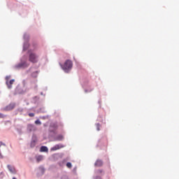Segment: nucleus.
<instances>
[{
    "label": "nucleus",
    "mask_w": 179,
    "mask_h": 179,
    "mask_svg": "<svg viewBox=\"0 0 179 179\" xmlns=\"http://www.w3.org/2000/svg\"><path fill=\"white\" fill-rule=\"evenodd\" d=\"M15 107H16V103H11L9 105H8L5 108L4 110L5 111H10L12 110H13V108H15Z\"/></svg>",
    "instance_id": "nucleus-3"
},
{
    "label": "nucleus",
    "mask_w": 179,
    "mask_h": 179,
    "mask_svg": "<svg viewBox=\"0 0 179 179\" xmlns=\"http://www.w3.org/2000/svg\"><path fill=\"white\" fill-rule=\"evenodd\" d=\"M0 157H1V154H0Z\"/></svg>",
    "instance_id": "nucleus-27"
},
{
    "label": "nucleus",
    "mask_w": 179,
    "mask_h": 179,
    "mask_svg": "<svg viewBox=\"0 0 179 179\" xmlns=\"http://www.w3.org/2000/svg\"><path fill=\"white\" fill-rule=\"evenodd\" d=\"M55 141H64V136L59 135V136H56L55 138Z\"/></svg>",
    "instance_id": "nucleus-10"
},
{
    "label": "nucleus",
    "mask_w": 179,
    "mask_h": 179,
    "mask_svg": "<svg viewBox=\"0 0 179 179\" xmlns=\"http://www.w3.org/2000/svg\"><path fill=\"white\" fill-rule=\"evenodd\" d=\"M3 117H5V115L2 113H0V118H3Z\"/></svg>",
    "instance_id": "nucleus-20"
},
{
    "label": "nucleus",
    "mask_w": 179,
    "mask_h": 179,
    "mask_svg": "<svg viewBox=\"0 0 179 179\" xmlns=\"http://www.w3.org/2000/svg\"><path fill=\"white\" fill-rule=\"evenodd\" d=\"M96 129H97V131H100V124H96Z\"/></svg>",
    "instance_id": "nucleus-17"
},
{
    "label": "nucleus",
    "mask_w": 179,
    "mask_h": 179,
    "mask_svg": "<svg viewBox=\"0 0 179 179\" xmlns=\"http://www.w3.org/2000/svg\"><path fill=\"white\" fill-rule=\"evenodd\" d=\"M15 83V79H12L10 81H6V85L8 89H12V85Z\"/></svg>",
    "instance_id": "nucleus-7"
},
{
    "label": "nucleus",
    "mask_w": 179,
    "mask_h": 179,
    "mask_svg": "<svg viewBox=\"0 0 179 179\" xmlns=\"http://www.w3.org/2000/svg\"><path fill=\"white\" fill-rule=\"evenodd\" d=\"M2 145H3L5 146V144H3V143L0 142V148H1V146Z\"/></svg>",
    "instance_id": "nucleus-22"
},
{
    "label": "nucleus",
    "mask_w": 179,
    "mask_h": 179,
    "mask_svg": "<svg viewBox=\"0 0 179 179\" xmlns=\"http://www.w3.org/2000/svg\"><path fill=\"white\" fill-rule=\"evenodd\" d=\"M64 148V145L62 144H57L55 145L54 147H52L50 150L52 151H55V150H59V149H62Z\"/></svg>",
    "instance_id": "nucleus-5"
},
{
    "label": "nucleus",
    "mask_w": 179,
    "mask_h": 179,
    "mask_svg": "<svg viewBox=\"0 0 179 179\" xmlns=\"http://www.w3.org/2000/svg\"><path fill=\"white\" fill-rule=\"evenodd\" d=\"M35 124L36 125H41V122L40 120H37L35 121Z\"/></svg>",
    "instance_id": "nucleus-15"
},
{
    "label": "nucleus",
    "mask_w": 179,
    "mask_h": 179,
    "mask_svg": "<svg viewBox=\"0 0 179 179\" xmlns=\"http://www.w3.org/2000/svg\"><path fill=\"white\" fill-rule=\"evenodd\" d=\"M7 168L9 170L10 173H11V174H16L17 171H16V169L15 168V166L8 165Z\"/></svg>",
    "instance_id": "nucleus-4"
},
{
    "label": "nucleus",
    "mask_w": 179,
    "mask_h": 179,
    "mask_svg": "<svg viewBox=\"0 0 179 179\" xmlns=\"http://www.w3.org/2000/svg\"><path fill=\"white\" fill-rule=\"evenodd\" d=\"M41 160H43V156L39 155L36 157V161L38 163H39V162H41Z\"/></svg>",
    "instance_id": "nucleus-12"
},
{
    "label": "nucleus",
    "mask_w": 179,
    "mask_h": 179,
    "mask_svg": "<svg viewBox=\"0 0 179 179\" xmlns=\"http://www.w3.org/2000/svg\"><path fill=\"white\" fill-rule=\"evenodd\" d=\"M29 117H34V113H29Z\"/></svg>",
    "instance_id": "nucleus-19"
},
{
    "label": "nucleus",
    "mask_w": 179,
    "mask_h": 179,
    "mask_svg": "<svg viewBox=\"0 0 179 179\" xmlns=\"http://www.w3.org/2000/svg\"><path fill=\"white\" fill-rule=\"evenodd\" d=\"M9 79H10V76H7L6 77V82H9Z\"/></svg>",
    "instance_id": "nucleus-18"
},
{
    "label": "nucleus",
    "mask_w": 179,
    "mask_h": 179,
    "mask_svg": "<svg viewBox=\"0 0 179 179\" xmlns=\"http://www.w3.org/2000/svg\"><path fill=\"white\" fill-rule=\"evenodd\" d=\"M34 87H37V85L36 84V83H34Z\"/></svg>",
    "instance_id": "nucleus-24"
},
{
    "label": "nucleus",
    "mask_w": 179,
    "mask_h": 179,
    "mask_svg": "<svg viewBox=\"0 0 179 179\" xmlns=\"http://www.w3.org/2000/svg\"><path fill=\"white\" fill-rule=\"evenodd\" d=\"M66 167H68V169H71L72 168V164H71V162H68L66 164Z\"/></svg>",
    "instance_id": "nucleus-14"
},
{
    "label": "nucleus",
    "mask_w": 179,
    "mask_h": 179,
    "mask_svg": "<svg viewBox=\"0 0 179 179\" xmlns=\"http://www.w3.org/2000/svg\"><path fill=\"white\" fill-rule=\"evenodd\" d=\"M85 93H87V90H85Z\"/></svg>",
    "instance_id": "nucleus-26"
},
{
    "label": "nucleus",
    "mask_w": 179,
    "mask_h": 179,
    "mask_svg": "<svg viewBox=\"0 0 179 179\" xmlns=\"http://www.w3.org/2000/svg\"><path fill=\"white\" fill-rule=\"evenodd\" d=\"M23 66H24V64H20L17 66V68H23Z\"/></svg>",
    "instance_id": "nucleus-16"
},
{
    "label": "nucleus",
    "mask_w": 179,
    "mask_h": 179,
    "mask_svg": "<svg viewBox=\"0 0 179 179\" xmlns=\"http://www.w3.org/2000/svg\"><path fill=\"white\" fill-rule=\"evenodd\" d=\"M38 56L36 55V54L31 52L29 53V61L30 62H32L33 64H36L38 62Z\"/></svg>",
    "instance_id": "nucleus-2"
},
{
    "label": "nucleus",
    "mask_w": 179,
    "mask_h": 179,
    "mask_svg": "<svg viewBox=\"0 0 179 179\" xmlns=\"http://www.w3.org/2000/svg\"><path fill=\"white\" fill-rule=\"evenodd\" d=\"M29 45L27 43H25L24 44V51H26V50H27V48H29Z\"/></svg>",
    "instance_id": "nucleus-13"
},
{
    "label": "nucleus",
    "mask_w": 179,
    "mask_h": 179,
    "mask_svg": "<svg viewBox=\"0 0 179 179\" xmlns=\"http://www.w3.org/2000/svg\"><path fill=\"white\" fill-rule=\"evenodd\" d=\"M13 179H17L16 178L13 177Z\"/></svg>",
    "instance_id": "nucleus-25"
},
{
    "label": "nucleus",
    "mask_w": 179,
    "mask_h": 179,
    "mask_svg": "<svg viewBox=\"0 0 179 179\" xmlns=\"http://www.w3.org/2000/svg\"><path fill=\"white\" fill-rule=\"evenodd\" d=\"M27 130L29 131V132H31V131H36V128L34 127V125H33V124H28Z\"/></svg>",
    "instance_id": "nucleus-8"
},
{
    "label": "nucleus",
    "mask_w": 179,
    "mask_h": 179,
    "mask_svg": "<svg viewBox=\"0 0 179 179\" xmlns=\"http://www.w3.org/2000/svg\"><path fill=\"white\" fill-rule=\"evenodd\" d=\"M101 166H103V161L100 159L96 160V162H95V166L101 167Z\"/></svg>",
    "instance_id": "nucleus-9"
},
{
    "label": "nucleus",
    "mask_w": 179,
    "mask_h": 179,
    "mask_svg": "<svg viewBox=\"0 0 179 179\" xmlns=\"http://www.w3.org/2000/svg\"><path fill=\"white\" fill-rule=\"evenodd\" d=\"M59 65L63 71L68 73L71 71V69H72V67L73 66V63L71 60L67 59L65 61L64 64H59Z\"/></svg>",
    "instance_id": "nucleus-1"
},
{
    "label": "nucleus",
    "mask_w": 179,
    "mask_h": 179,
    "mask_svg": "<svg viewBox=\"0 0 179 179\" xmlns=\"http://www.w3.org/2000/svg\"><path fill=\"white\" fill-rule=\"evenodd\" d=\"M41 152H48V148L46 146L41 147Z\"/></svg>",
    "instance_id": "nucleus-11"
},
{
    "label": "nucleus",
    "mask_w": 179,
    "mask_h": 179,
    "mask_svg": "<svg viewBox=\"0 0 179 179\" xmlns=\"http://www.w3.org/2000/svg\"><path fill=\"white\" fill-rule=\"evenodd\" d=\"M101 173H103V171H102V170H99V171H98V173H99V174H101Z\"/></svg>",
    "instance_id": "nucleus-21"
},
{
    "label": "nucleus",
    "mask_w": 179,
    "mask_h": 179,
    "mask_svg": "<svg viewBox=\"0 0 179 179\" xmlns=\"http://www.w3.org/2000/svg\"><path fill=\"white\" fill-rule=\"evenodd\" d=\"M94 179H101V178H100V177H96V178H95Z\"/></svg>",
    "instance_id": "nucleus-23"
},
{
    "label": "nucleus",
    "mask_w": 179,
    "mask_h": 179,
    "mask_svg": "<svg viewBox=\"0 0 179 179\" xmlns=\"http://www.w3.org/2000/svg\"><path fill=\"white\" fill-rule=\"evenodd\" d=\"M36 143H37V137L33 136L31 141L30 147L34 148L36 146Z\"/></svg>",
    "instance_id": "nucleus-6"
}]
</instances>
